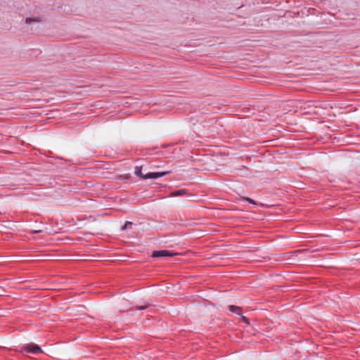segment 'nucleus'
Wrapping results in <instances>:
<instances>
[{"instance_id":"obj_5","label":"nucleus","mask_w":360,"mask_h":360,"mask_svg":"<svg viewBox=\"0 0 360 360\" xmlns=\"http://www.w3.org/2000/svg\"><path fill=\"white\" fill-rule=\"evenodd\" d=\"M229 309L231 312L236 313V314H239V315L241 314V313H242V308L240 307H238V306L230 305L229 307Z\"/></svg>"},{"instance_id":"obj_9","label":"nucleus","mask_w":360,"mask_h":360,"mask_svg":"<svg viewBox=\"0 0 360 360\" xmlns=\"http://www.w3.org/2000/svg\"><path fill=\"white\" fill-rule=\"evenodd\" d=\"M242 320H243L244 322H245V323H248V319H247V317H245V316H242Z\"/></svg>"},{"instance_id":"obj_10","label":"nucleus","mask_w":360,"mask_h":360,"mask_svg":"<svg viewBox=\"0 0 360 360\" xmlns=\"http://www.w3.org/2000/svg\"><path fill=\"white\" fill-rule=\"evenodd\" d=\"M128 224H130V225H131V222H129V221H127V222L125 224V225H124V228H125Z\"/></svg>"},{"instance_id":"obj_1","label":"nucleus","mask_w":360,"mask_h":360,"mask_svg":"<svg viewBox=\"0 0 360 360\" xmlns=\"http://www.w3.org/2000/svg\"><path fill=\"white\" fill-rule=\"evenodd\" d=\"M168 173H169V172H148L144 174L142 172V166H140V167L136 166L134 169L135 175L143 179H158L159 177L166 175Z\"/></svg>"},{"instance_id":"obj_4","label":"nucleus","mask_w":360,"mask_h":360,"mask_svg":"<svg viewBox=\"0 0 360 360\" xmlns=\"http://www.w3.org/2000/svg\"><path fill=\"white\" fill-rule=\"evenodd\" d=\"M41 20L40 18L38 16L29 17L25 19V22L27 25L38 23Z\"/></svg>"},{"instance_id":"obj_8","label":"nucleus","mask_w":360,"mask_h":360,"mask_svg":"<svg viewBox=\"0 0 360 360\" xmlns=\"http://www.w3.org/2000/svg\"><path fill=\"white\" fill-rule=\"evenodd\" d=\"M245 200L252 204H255V201L249 198H247Z\"/></svg>"},{"instance_id":"obj_6","label":"nucleus","mask_w":360,"mask_h":360,"mask_svg":"<svg viewBox=\"0 0 360 360\" xmlns=\"http://www.w3.org/2000/svg\"><path fill=\"white\" fill-rule=\"evenodd\" d=\"M186 193L185 190H179L177 191H174V193H172V197H176V196H179V195H184Z\"/></svg>"},{"instance_id":"obj_2","label":"nucleus","mask_w":360,"mask_h":360,"mask_svg":"<svg viewBox=\"0 0 360 360\" xmlns=\"http://www.w3.org/2000/svg\"><path fill=\"white\" fill-rule=\"evenodd\" d=\"M20 352L22 353L27 354H37L42 352L41 348L36 344L30 343L24 345Z\"/></svg>"},{"instance_id":"obj_7","label":"nucleus","mask_w":360,"mask_h":360,"mask_svg":"<svg viewBox=\"0 0 360 360\" xmlns=\"http://www.w3.org/2000/svg\"><path fill=\"white\" fill-rule=\"evenodd\" d=\"M147 307H148V305H143V306L138 307L137 309L141 310V309H145Z\"/></svg>"},{"instance_id":"obj_3","label":"nucleus","mask_w":360,"mask_h":360,"mask_svg":"<svg viewBox=\"0 0 360 360\" xmlns=\"http://www.w3.org/2000/svg\"><path fill=\"white\" fill-rule=\"evenodd\" d=\"M177 253L174 252L172 251L169 250H159V251H154L152 254V257H172L174 255H176Z\"/></svg>"}]
</instances>
